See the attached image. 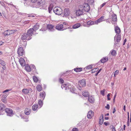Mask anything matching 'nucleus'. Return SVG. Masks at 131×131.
<instances>
[{
  "mask_svg": "<svg viewBox=\"0 0 131 131\" xmlns=\"http://www.w3.org/2000/svg\"><path fill=\"white\" fill-rule=\"evenodd\" d=\"M78 10L76 11V15L78 16L83 15L86 12H88L90 9L89 5L87 3H85L83 5L79 6Z\"/></svg>",
  "mask_w": 131,
  "mask_h": 131,
  "instance_id": "nucleus-1",
  "label": "nucleus"
},
{
  "mask_svg": "<svg viewBox=\"0 0 131 131\" xmlns=\"http://www.w3.org/2000/svg\"><path fill=\"white\" fill-rule=\"evenodd\" d=\"M53 11L56 14L58 15H60L62 13V10L59 7H54L53 9Z\"/></svg>",
  "mask_w": 131,
  "mask_h": 131,
  "instance_id": "nucleus-2",
  "label": "nucleus"
},
{
  "mask_svg": "<svg viewBox=\"0 0 131 131\" xmlns=\"http://www.w3.org/2000/svg\"><path fill=\"white\" fill-rule=\"evenodd\" d=\"M109 19L112 20L111 23L113 24H115L114 22L116 21L117 20L116 15L115 14L110 15L109 16Z\"/></svg>",
  "mask_w": 131,
  "mask_h": 131,
  "instance_id": "nucleus-3",
  "label": "nucleus"
},
{
  "mask_svg": "<svg viewBox=\"0 0 131 131\" xmlns=\"http://www.w3.org/2000/svg\"><path fill=\"white\" fill-rule=\"evenodd\" d=\"M121 36L120 34H116L114 37L115 44L116 45L119 43L121 40Z\"/></svg>",
  "mask_w": 131,
  "mask_h": 131,
  "instance_id": "nucleus-4",
  "label": "nucleus"
},
{
  "mask_svg": "<svg viewBox=\"0 0 131 131\" xmlns=\"http://www.w3.org/2000/svg\"><path fill=\"white\" fill-rule=\"evenodd\" d=\"M44 0H37L35 3V5L36 8H39L40 6H42L43 5Z\"/></svg>",
  "mask_w": 131,
  "mask_h": 131,
  "instance_id": "nucleus-5",
  "label": "nucleus"
},
{
  "mask_svg": "<svg viewBox=\"0 0 131 131\" xmlns=\"http://www.w3.org/2000/svg\"><path fill=\"white\" fill-rule=\"evenodd\" d=\"M21 38L22 40H29L31 39V37H30V36H29L27 33H25L21 36Z\"/></svg>",
  "mask_w": 131,
  "mask_h": 131,
  "instance_id": "nucleus-6",
  "label": "nucleus"
},
{
  "mask_svg": "<svg viewBox=\"0 0 131 131\" xmlns=\"http://www.w3.org/2000/svg\"><path fill=\"white\" fill-rule=\"evenodd\" d=\"M16 31L15 30H8L4 31V34L5 36L12 34Z\"/></svg>",
  "mask_w": 131,
  "mask_h": 131,
  "instance_id": "nucleus-7",
  "label": "nucleus"
},
{
  "mask_svg": "<svg viewBox=\"0 0 131 131\" xmlns=\"http://www.w3.org/2000/svg\"><path fill=\"white\" fill-rule=\"evenodd\" d=\"M5 111L7 115L10 116H12L13 114V111L10 108H7L5 109Z\"/></svg>",
  "mask_w": 131,
  "mask_h": 131,
  "instance_id": "nucleus-8",
  "label": "nucleus"
},
{
  "mask_svg": "<svg viewBox=\"0 0 131 131\" xmlns=\"http://www.w3.org/2000/svg\"><path fill=\"white\" fill-rule=\"evenodd\" d=\"M56 29L59 31L63 30L66 29L64 28L63 25L62 24H58L57 25L56 27Z\"/></svg>",
  "mask_w": 131,
  "mask_h": 131,
  "instance_id": "nucleus-9",
  "label": "nucleus"
},
{
  "mask_svg": "<svg viewBox=\"0 0 131 131\" xmlns=\"http://www.w3.org/2000/svg\"><path fill=\"white\" fill-rule=\"evenodd\" d=\"M70 14V12L69 9L68 8H66L64 9L63 17H66L69 16Z\"/></svg>",
  "mask_w": 131,
  "mask_h": 131,
  "instance_id": "nucleus-10",
  "label": "nucleus"
},
{
  "mask_svg": "<svg viewBox=\"0 0 131 131\" xmlns=\"http://www.w3.org/2000/svg\"><path fill=\"white\" fill-rule=\"evenodd\" d=\"M105 20L104 16H102L96 21H95V24H97L98 23H100Z\"/></svg>",
  "mask_w": 131,
  "mask_h": 131,
  "instance_id": "nucleus-11",
  "label": "nucleus"
},
{
  "mask_svg": "<svg viewBox=\"0 0 131 131\" xmlns=\"http://www.w3.org/2000/svg\"><path fill=\"white\" fill-rule=\"evenodd\" d=\"M17 53L20 56H22L23 54V49L21 47H19L18 49Z\"/></svg>",
  "mask_w": 131,
  "mask_h": 131,
  "instance_id": "nucleus-12",
  "label": "nucleus"
},
{
  "mask_svg": "<svg viewBox=\"0 0 131 131\" xmlns=\"http://www.w3.org/2000/svg\"><path fill=\"white\" fill-rule=\"evenodd\" d=\"M53 27L54 26L52 25L48 24L47 26V29L49 31H53L54 30Z\"/></svg>",
  "mask_w": 131,
  "mask_h": 131,
  "instance_id": "nucleus-13",
  "label": "nucleus"
},
{
  "mask_svg": "<svg viewBox=\"0 0 131 131\" xmlns=\"http://www.w3.org/2000/svg\"><path fill=\"white\" fill-rule=\"evenodd\" d=\"M19 62L22 66H24L25 65L26 63L24 58H20L19 59Z\"/></svg>",
  "mask_w": 131,
  "mask_h": 131,
  "instance_id": "nucleus-14",
  "label": "nucleus"
},
{
  "mask_svg": "<svg viewBox=\"0 0 131 131\" xmlns=\"http://www.w3.org/2000/svg\"><path fill=\"white\" fill-rule=\"evenodd\" d=\"M79 84L81 85L82 87H84L85 86V80L84 79H83L79 81Z\"/></svg>",
  "mask_w": 131,
  "mask_h": 131,
  "instance_id": "nucleus-15",
  "label": "nucleus"
},
{
  "mask_svg": "<svg viewBox=\"0 0 131 131\" xmlns=\"http://www.w3.org/2000/svg\"><path fill=\"white\" fill-rule=\"evenodd\" d=\"M34 31L33 28H31L28 30L27 31V34L29 36H30V37H31V36L33 34V31Z\"/></svg>",
  "mask_w": 131,
  "mask_h": 131,
  "instance_id": "nucleus-16",
  "label": "nucleus"
},
{
  "mask_svg": "<svg viewBox=\"0 0 131 131\" xmlns=\"http://www.w3.org/2000/svg\"><path fill=\"white\" fill-rule=\"evenodd\" d=\"M94 115V112L92 111H89L87 115V117L89 119H91L92 116Z\"/></svg>",
  "mask_w": 131,
  "mask_h": 131,
  "instance_id": "nucleus-17",
  "label": "nucleus"
},
{
  "mask_svg": "<svg viewBox=\"0 0 131 131\" xmlns=\"http://www.w3.org/2000/svg\"><path fill=\"white\" fill-rule=\"evenodd\" d=\"M88 101L90 102L91 103H94L95 101V100L94 98V96H89L88 97Z\"/></svg>",
  "mask_w": 131,
  "mask_h": 131,
  "instance_id": "nucleus-18",
  "label": "nucleus"
},
{
  "mask_svg": "<svg viewBox=\"0 0 131 131\" xmlns=\"http://www.w3.org/2000/svg\"><path fill=\"white\" fill-rule=\"evenodd\" d=\"M103 115L101 114L100 117L99 124L101 125L103 123Z\"/></svg>",
  "mask_w": 131,
  "mask_h": 131,
  "instance_id": "nucleus-19",
  "label": "nucleus"
},
{
  "mask_svg": "<svg viewBox=\"0 0 131 131\" xmlns=\"http://www.w3.org/2000/svg\"><path fill=\"white\" fill-rule=\"evenodd\" d=\"M31 112V110L30 109L26 108L24 111V113L26 115L30 114Z\"/></svg>",
  "mask_w": 131,
  "mask_h": 131,
  "instance_id": "nucleus-20",
  "label": "nucleus"
},
{
  "mask_svg": "<svg viewBox=\"0 0 131 131\" xmlns=\"http://www.w3.org/2000/svg\"><path fill=\"white\" fill-rule=\"evenodd\" d=\"M81 26V25L80 23H77L73 25L72 28L73 29H76L78 28Z\"/></svg>",
  "mask_w": 131,
  "mask_h": 131,
  "instance_id": "nucleus-21",
  "label": "nucleus"
},
{
  "mask_svg": "<svg viewBox=\"0 0 131 131\" xmlns=\"http://www.w3.org/2000/svg\"><path fill=\"white\" fill-rule=\"evenodd\" d=\"M108 60V58L107 57H105L101 59V61L102 63H104L105 62L107 61Z\"/></svg>",
  "mask_w": 131,
  "mask_h": 131,
  "instance_id": "nucleus-22",
  "label": "nucleus"
},
{
  "mask_svg": "<svg viewBox=\"0 0 131 131\" xmlns=\"http://www.w3.org/2000/svg\"><path fill=\"white\" fill-rule=\"evenodd\" d=\"M115 31L116 34H119V33L121 32L120 29L119 27H116L115 29Z\"/></svg>",
  "mask_w": 131,
  "mask_h": 131,
  "instance_id": "nucleus-23",
  "label": "nucleus"
},
{
  "mask_svg": "<svg viewBox=\"0 0 131 131\" xmlns=\"http://www.w3.org/2000/svg\"><path fill=\"white\" fill-rule=\"evenodd\" d=\"M45 92H40V97L43 100H44L45 97Z\"/></svg>",
  "mask_w": 131,
  "mask_h": 131,
  "instance_id": "nucleus-24",
  "label": "nucleus"
},
{
  "mask_svg": "<svg viewBox=\"0 0 131 131\" xmlns=\"http://www.w3.org/2000/svg\"><path fill=\"white\" fill-rule=\"evenodd\" d=\"M36 89L37 91L40 92L42 90V87L40 85H38L36 87Z\"/></svg>",
  "mask_w": 131,
  "mask_h": 131,
  "instance_id": "nucleus-25",
  "label": "nucleus"
},
{
  "mask_svg": "<svg viewBox=\"0 0 131 131\" xmlns=\"http://www.w3.org/2000/svg\"><path fill=\"white\" fill-rule=\"evenodd\" d=\"M82 95L85 97H87L89 96V94L88 91H86L82 92Z\"/></svg>",
  "mask_w": 131,
  "mask_h": 131,
  "instance_id": "nucleus-26",
  "label": "nucleus"
},
{
  "mask_svg": "<svg viewBox=\"0 0 131 131\" xmlns=\"http://www.w3.org/2000/svg\"><path fill=\"white\" fill-rule=\"evenodd\" d=\"M26 70L30 72L31 71V69L30 67L28 65H26L25 67Z\"/></svg>",
  "mask_w": 131,
  "mask_h": 131,
  "instance_id": "nucleus-27",
  "label": "nucleus"
},
{
  "mask_svg": "<svg viewBox=\"0 0 131 131\" xmlns=\"http://www.w3.org/2000/svg\"><path fill=\"white\" fill-rule=\"evenodd\" d=\"M38 107V104H35L32 106V109L33 111H35L37 109Z\"/></svg>",
  "mask_w": 131,
  "mask_h": 131,
  "instance_id": "nucleus-28",
  "label": "nucleus"
},
{
  "mask_svg": "<svg viewBox=\"0 0 131 131\" xmlns=\"http://www.w3.org/2000/svg\"><path fill=\"white\" fill-rule=\"evenodd\" d=\"M95 24V22L91 20H89L87 23V24L89 25H91Z\"/></svg>",
  "mask_w": 131,
  "mask_h": 131,
  "instance_id": "nucleus-29",
  "label": "nucleus"
},
{
  "mask_svg": "<svg viewBox=\"0 0 131 131\" xmlns=\"http://www.w3.org/2000/svg\"><path fill=\"white\" fill-rule=\"evenodd\" d=\"M39 27V25L37 24H36L32 28L34 30H38Z\"/></svg>",
  "mask_w": 131,
  "mask_h": 131,
  "instance_id": "nucleus-30",
  "label": "nucleus"
},
{
  "mask_svg": "<svg viewBox=\"0 0 131 131\" xmlns=\"http://www.w3.org/2000/svg\"><path fill=\"white\" fill-rule=\"evenodd\" d=\"M66 90L67 89H69L70 88H71V85L69 83H67L66 84Z\"/></svg>",
  "mask_w": 131,
  "mask_h": 131,
  "instance_id": "nucleus-31",
  "label": "nucleus"
},
{
  "mask_svg": "<svg viewBox=\"0 0 131 131\" xmlns=\"http://www.w3.org/2000/svg\"><path fill=\"white\" fill-rule=\"evenodd\" d=\"M74 70L76 72H79L82 71V69L81 68H78L74 69Z\"/></svg>",
  "mask_w": 131,
  "mask_h": 131,
  "instance_id": "nucleus-32",
  "label": "nucleus"
},
{
  "mask_svg": "<svg viewBox=\"0 0 131 131\" xmlns=\"http://www.w3.org/2000/svg\"><path fill=\"white\" fill-rule=\"evenodd\" d=\"M22 92L25 94H27L29 93V90L27 89H24Z\"/></svg>",
  "mask_w": 131,
  "mask_h": 131,
  "instance_id": "nucleus-33",
  "label": "nucleus"
},
{
  "mask_svg": "<svg viewBox=\"0 0 131 131\" xmlns=\"http://www.w3.org/2000/svg\"><path fill=\"white\" fill-rule=\"evenodd\" d=\"M75 89L74 86H73L72 88H71V89L70 90V91L71 92H72L73 93H75Z\"/></svg>",
  "mask_w": 131,
  "mask_h": 131,
  "instance_id": "nucleus-34",
  "label": "nucleus"
},
{
  "mask_svg": "<svg viewBox=\"0 0 131 131\" xmlns=\"http://www.w3.org/2000/svg\"><path fill=\"white\" fill-rule=\"evenodd\" d=\"M0 64L2 65L5 66L6 65L5 63L3 61L0 59Z\"/></svg>",
  "mask_w": 131,
  "mask_h": 131,
  "instance_id": "nucleus-35",
  "label": "nucleus"
},
{
  "mask_svg": "<svg viewBox=\"0 0 131 131\" xmlns=\"http://www.w3.org/2000/svg\"><path fill=\"white\" fill-rule=\"evenodd\" d=\"M110 128L112 129V131H116L115 127H114L113 125H111L110 126Z\"/></svg>",
  "mask_w": 131,
  "mask_h": 131,
  "instance_id": "nucleus-36",
  "label": "nucleus"
},
{
  "mask_svg": "<svg viewBox=\"0 0 131 131\" xmlns=\"http://www.w3.org/2000/svg\"><path fill=\"white\" fill-rule=\"evenodd\" d=\"M111 54L113 56H115L116 54V51L114 50H113L111 52Z\"/></svg>",
  "mask_w": 131,
  "mask_h": 131,
  "instance_id": "nucleus-37",
  "label": "nucleus"
},
{
  "mask_svg": "<svg viewBox=\"0 0 131 131\" xmlns=\"http://www.w3.org/2000/svg\"><path fill=\"white\" fill-rule=\"evenodd\" d=\"M38 104L39 105L40 107H41L43 104L42 101L41 100H39V101Z\"/></svg>",
  "mask_w": 131,
  "mask_h": 131,
  "instance_id": "nucleus-38",
  "label": "nucleus"
},
{
  "mask_svg": "<svg viewBox=\"0 0 131 131\" xmlns=\"http://www.w3.org/2000/svg\"><path fill=\"white\" fill-rule=\"evenodd\" d=\"M61 87L63 89L66 90V84H62L61 86Z\"/></svg>",
  "mask_w": 131,
  "mask_h": 131,
  "instance_id": "nucleus-39",
  "label": "nucleus"
},
{
  "mask_svg": "<svg viewBox=\"0 0 131 131\" xmlns=\"http://www.w3.org/2000/svg\"><path fill=\"white\" fill-rule=\"evenodd\" d=\"M33 79L35 82H37L38 81V79L35 76L33 77Z\"/></svg>",
  "mask_w": 131,
  "mask_h": 131,
  "instance_id": "nucleus-40",
  "label": "nucleus"
},
{
  "mask_svg": "<svg viewBox=\"0 0 131 131\" xmlns=\"http://www.w3.org/2000/svg\"><path fill=\"white\" fill-rule=\"evenodd\" d=\"M92 65H89V66L86 67L85 68L87 69H91L92 68Z\"/></svg>",
  "mask_w": 131,
  "mask_h": 131,
  "instance_id": "nucleus-41",
  "label": "nucleus"
},
{
  "mask_svg": "<svg viewBox=\"0 0 131 131\" xmlns=\"http://www.w3.org/2000/svg\"><path fill=\"white\" fill-rule=\"evenodd\" d=\"M52 7L51 6H49V8H48V10H49V13H50V12L51 11V10H52Z\"/></svg>",
  "mask_w": 131,
  "mask_h": 131,
  "instance_id": "nucleus-42",
  "label": "nucleus"
},
{
  "mask_svg": "<svg viewBox=\"0 0 131 131\" xmlns=\"http://www.w3.org/2000/svg\"><path fill=\"white\" fill-rule=\"evenodd\" d=\"M94 0H88V1L90 4H92L94 2Z\"/></svg>",
  "mask_w": 131,
  "mask_h": 131,
  "instance_id": "nucleus-43",
  "label": "nucleus"
},
{
  "mask_svg": "<svg viewBox=\"0 0 131 131\" xmlns=\"http://www.w3.org/2000/svg\"><path fill=\"white\" fill-rule=\"evenodd\" d=\"M98 70V68H96L93 69L92 70V72L93 73V72H95V71H96L97 70Z\"/></svg>",
  "mask_w": 131,
  "mask_h": 131,
  "instance_id": "nucleus-44",
  "label": "nucleus"
},
{
  "mask_svg": "<svg viewBox=\"0 0 131 131\" xmlns=\"http://www.w3.org/2000/svg\"><path fill=\"white\" fill-rule=\"evenodd\" d=\"M107 4V2L104 3L100 6V8H101L104 7Z\"/></svg>",
  "mask_w": 131,
  "mask_h": 131,
  "instance_id": "nucleus-45",
  "label": "nucleus"
},
{
  "mask_svg": "<svg viewBox=\"0 0 131 131\" xmlns=\"http://www.w3.org/2000/svg\"><path fill=\"white\" fill-rule=\"evenodd\" d=\"M59 82L61 83H62L64 82V81L61 78H60L59 80Z\"/></svg>",
  "mask_w": 131,
  "mask_h": 131,
  "instance_id": "nucleus-46",
  "label": "nucleus"
},
{
  "mask_svg": "<svg viewBox=\"0 0 131 131\" xmlns=\"http://www.w3.org/2000/svg\"><path fill=\"white\" fill-rule=\"evenodd\" d=\"M72 131H78V129L76 128H74L73 129Z\"/></svg>",
  "mask_w": 131,
  "mask_h": 131,
  "instance_id": "nucleus-47",
  "label": "nucleus"
},
{
  "mask_svg": "<svg viewBox=\"0 0 131 131\" xmlns=\"http://www.w3.org/2000/svg\"><path fill=\"white\" fill-rule=\"evenodd\" d=\"M108 110L110 109V107L109 104H107V106L105 107Z\"/></svg>",
  "mask_w": 131,
  "mask_h": 131,
  "instance_id": "nucleus-48",
  "label": "nucleus"
},
{
  "mask_svg": "<svg viewBox=\"0 0 131 131\" xmlns=\"http://www.w3.org/2000/svg\"><path fill=\"white\" fill-rule=\"evenodd\" d=\"M119 71L118 70H116L115 72V75H117L119 73Z\"/></svg>",
  "mask_w": 131,
  "mask_h": 131,
  "instance_id": "nucleus-49",
  "label": "nucleus"
},
{
  "mask_svg": "<svg viewBox=\"0 0 131 131\" xmlns=\"http://www.w3.org/2000/svg\"><path fill=\"white\" fill-rule=\"evenodd\" d=\"M4 106L2 105H0V110H2L3 109Z\"/></svg>",
  "mask_w": 131,
  "mask_h": 131,
  "instance_id": "nucleus-50",
  "label": "nucleus"
},
{
  "mask_svg": "<svg viewBox=\"0 0 131 131\" xmlns=\"http://www.w3.org/2000/svg\"><path fill=\"white\" fill-rule=\"evenodd\" d=\"M105 90H103L101 91V93L102 95L103 96L104 95V93Z\"/></svg>",
  "mask_w": 131,
  "mask_h": 131,
  "instance_id": "nucleus-51",
  "label": "nucleus"
},
{
  "mask_svg": "<svg viewBox=\"0 0 131 131\" xmlns=\"http://www.w3.org/2000/svg\"><path fill=\"white\" fill-rule=\"evenodd\" d=\"M81 85H80V84H79L78 86V89L80 90L81 89Z\"/></svg>",
  "mask_w": 131,
  "mask_h": 131,
  "instance_id": "nucleus-52",
  "label": "nucleus"
},
{
  "mask_svg": "<svg viewBox=\"0 0 131 131\" xmlns=\"http://www.w3.org/2000/svg\"><path fill=\"white\" fill-rule=\"evenodd\" d=\"M31 2L33 3H35L37 1V0H31Z\"/></svg>",
  "mask_w": 131,
  "mask_h": 131,
  "instance_id": "nucleus-53",
  "label": "nucleus"
},
{
  "mask_svg": "<svg viewBox=\"0 0 131 131\" xmlns=\"http://www.w3.org/2000/svg\"><path fill=\"white\" fill-rule=\"evenodd\" d=\"M104 124L106 126H107L108 124L109 125L110 124V123H107L106 122H105L104 123Z\"/></svg>",
  "mask_w": 131,
  "mask_h": 131,
  "instance_id": "nucleus-54",
  "label": "nucleus"
},
{
  "mask_svg": "<svg viewBox=\"0 0 131 131\" xmlns=\"http://www.w3.org/2000/svg\"><path fill=\"white\" fill-rule=\"evenodd\" d=\"M10 90L8 89L6 90L3 92V93H5V92H7L8 91H10Z\"/></svg>",
  "mask_w": 131,
  "mask_h": 131,
  "instance_id": "nucleus-55",
  "label": "nucleus"
},
{
  "mask_svg": "<svg viewBox=\"0 0 131 131\" xmlns=\"http://www.w3.org/2000/svg\"><path fill=\"white\" fill-rule=\"evenodd\" d=\"M126 41H127L126 39H125V40H124V42H123V45H124L125 44V42H126Z\"/></svg>",
  "mask_w": 131,
  "mask_h": 131,
  "instance_id": "nucleus-56",
  "label": "nucleus"
},
{
  "mask_svg": "<svg viewBox=\"0 0 131 131\" xmlns=\"http://www.w3.org/2000/svg\"><path fill=\"white\" fill-rule=\"evenodd\" d=\"M116 109H115V107H114V109H113V113L114 114L115 112L116 111Z\"/></svg>",
  "mask_w": 131,
  "mask_h": 131,
  "instance_id": "nucleus-57",
  "label": "nucleus"
},
{
  "mask_svg": "<svg viewBox=\"0 0 131 131\" xmlns=\"http://www.w3.org/2000/svg\"><path fill=\"white\" fill-rule=\"evenodd\" d=\"M2 100L3 102H4L5 103H6V101L5 100V99H2Z\"/></svg>",
  "mask_w": 131,
  "mask_h": 131,
  "instance_id": "nucleus-58",
  "label": "nucleus"
},
{
  "mask_svg": "<svg viewBox=\"0 0 131 131\" xmlns=\"http://www.w3.org/2000/svg\"><path fill=\"white\" fill-rule=\"evenodd\" d=\"M1 5L3 6V7L5 6V5L4 4V3H1Z\"/></svg>",
  "mask_w": 131,
  "mask_h": 131,
  "instance_id": "nucleus-59",
  "label": "nucleus"
},
{
  "mask_svg": "<svg viewBox=\"0 0 131 131\" xmlns=\"http://www.w3.org/2000/svg\"><path fill=\"white\" fill-rule=\"evenodd\" d=\"M2 68L3 70H5L6 69V67L5 66H3Z\"/></svg>",
  "mask_w": 131,
  "mask_h": 131,
  "instance_id": "nucleus-60",
  "label": "nucleus"
},
{
  "mask_svg": "<svg viewBox=\"0 0 131 131\" xmlns=\"http://www.w3.org/2000/svg\"><path fill=\"white\" fill-rule=\"evenodd\" d=\"M125 108H126L125 106L124 105V108H123V109H124V111H125V110H126Z\"/></svg>",
  "mask_w": 131,
  "mask_h": 131,
  "instance_id": "nucleus-61",
  "label": "nucleus"
},
{
  "mask_svg": "<svg viewBox=\"0 0 131 131\" xmlns=\"http://www.w3.org/2000/svg\"><path fill=\"white\" fill-rule=\"evenodd\" d=\"M63 24L66 25H68V23L65 22H63Z\"/></svg>",
  "mask_w": 131,
  "mask_h": 131,
  "instance_id": "nucleus-62",
  "label": "nucleus"
},
{
  "mask_svg": "<svg viewBox=\"0 0 131 131\" xmlns=\"http://www.w3.org/2000/svg\"><path fill=\"white\" fill-rule=\"evenodd\" d=\"M129 119H128V121H127V125L128 126H129Z\"/></svg>",
  "mask_w": 131,
  "mask_h": 131,
  "instance_id": "nucleus-63",
  "label": "nucleus"
},
{
  "mask_svg": "<svg viewBox=\"0 0 131 131\" xmlns=\"http://www.w3.org/2000/svg\"><path fill=\"white\" fill-rule=\"evenodd\" d=\"M3 44V42H2V41L0 42V46L1 45H2Z\"/></svg>",
  "mask_w": 131,
  "mask_h": 131,
  "instance_id": "nucleus-64",
  "label": "nucleus"
}]
</instances>
